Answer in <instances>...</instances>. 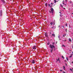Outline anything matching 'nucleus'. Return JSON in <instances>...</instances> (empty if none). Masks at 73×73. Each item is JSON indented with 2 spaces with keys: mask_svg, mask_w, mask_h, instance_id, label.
Returning <instances> with one entry per match:
<instances>
[{
  "mask_svg": "<svg viewBox=\"0 0 73 73\" xmlns=\"http://www.w3.org/2000/svg\"><path fill=\"white\" fill-rule=\"evenodd\" d=\"M62 46H64V47H66L65 46V45H62Z\"/></svg>",
  "mask_w": 73,
  "mask_h": 73,
  "instance_id": "nucleus-21",
  "label": "nucleus"
},
{
  "mask_svg": "<svg viewBox=\"0 0 73 73\" xmlns=\"http://www.w3.org/2000/svg\"><path fill=\"white\" fill-rule=\"evenodd\" d=\"M72 64H73V62H72Z\"/></svg>",
  "mask_w": 73,
  "mask_h": 73,
  "instance_id": "nucleus-43",
  "label": "nucleus"
},
{
  "mask_svg": "<svg viewBox=\"0 0 73 73\" xmlns=\"http://www.w3.org/2000/svg\"><path fill=\"white\" fill-rule=\"evenodd\" d=\"M65 61H66V60H65Z\"/></svg>",
  "mask_w": 73,
  "mask_h": 73,
  "instance_id": "nucleus-50",
  "label": "nucleus"
},
{
  "mask_svg": "<svg viewBox=\"0 0 73 73\" xmlns=\"http://www.w3.org/2000/svg\"><path fill=\"white\" fill-rule=\"evenodd\" d=\"M64 8V9H65V8Z\"/></svg>",
  "mask_w": 73,
  "mask_h": 73,
  "instance_id": "nucleus-40",
  "label": "nucleus"
},
{
  "mask_svg": "<svg viewBox=\"0 0 73 73\" xmlns=\"http://www.w3.org/2000/svg\"><path fill=\"white\" fill-rule=\"evenodd\" d=\"M63 36L64 37L65 36L64 35H63Z\"/></svg>",
  "mask_w": 73,
  "mask_h": 73,
  "instance_id": "nucleus-38",
  "label": "nucleus"
},
{
  "mask_svg": "<svg viewBox=\"0 0 73 73\" xmlns=\"http://www.w3.org/2000/svg\"><path fill=\"white\" fill-rule=\"evenodd\" d=\"M72 53H73V52H72Z\"/></svg>",
  "mask_w": 73,
  "mask_h": 73,
  "instance_id": "nucleus-47",
  "label": "nucleus"
},
{
  "mask_svg": "<svg viewBox=\"0 0 73 73\" xmlns=\"http://www.w3.org/2000/svg\"><path fill=\"white\" fill-rule=\"evenodd\" d=\"M69 27L70 28H71V27L70 26V25H69Z\"/></svg>",
  "mask_w": 73,
  "mask_h": 73,
  "instance_id": "nucleus-26",
  "label": "nucleus"
},
{
  "mask_svg": "<svg viewBox=\"0 0 73 73\" xmlns=\"http://www.w3.org/2000/svg\"><path fill=\"white\" fill-rule=\"evenodd\" d=\"M70 70H71V71H72V69L70 68Z\"/></svg>",
  "mask_w": 73,
  "mask_h": 73,
  "instance_id": "nucleus-20",
  "label": "nucleus"
},
{
  "mask_svg": "<svg viewBox=\"0 0 73 73\" xmlns=\"http://www.w3.org/2000/svg\"><path fill=\"white\" fill-rule=\"evenodd\" d=\"M54 42H53L52 43V44H53V45H54Z\"/></svg>",
  "mask_w": 73,
  "mask_h": 73,
  "instance_id": "nucleus-28",
  "label": "nucleus"
},
{
  "mask_svg": "<svg viewBox=\"0 0 73 73\" xmlns=\"http://www.w3.org/2000/svg\"><path fill=\"white\" fill-rule=\"evenodd\" d=\"M70 51H71V50H70Z\"/></svg>",
  "mask_w": 73,
  "mask_h": 73,
  "instance_id": "nucleus-52",
  "label": "nucleus"
},
{
  "mask_svg": "<svg viewBox=\"0 0 73 73\" xmlns=\"http://www.w3.org/2000/svg\"><path fill=\"white\" fill-rule=\"evenodd\" d=\"M64 5H65V7L66 6V4H64Z\"/></svg>",
  "mask_w": 73,
  "mask_h": 73,
  "instance_id": "nucleus-25",
  "label": "nucleus"
},
{
  "mask_svg": "<svg viewBox=\"0 0 73 73\" xmlns=\"http://www.w3.org/2000/svg\"><path fill=\"white\" fill-rule=\"evenodd\" d=\"M72 40H73V39H72Z\"/></svg>",
  "mask_w": 73,
  "mask_h": 73,
  "instance_id": "nucleus-57",
  "label": "nucleus"
},
{
  "mask_svg": "<svg viewBox=\"0 0 73 73\" xmlns=\"http://www.w3.org/2000/svg\"><path fill=\"white\" fill-rule=\"evenodd\" d=\"M32 48L34 50H36V46H34L32 47Z\"/></svg>",
  "mask_w": 73,
  "mask_h": 73,
  "instance_id": "nucleus-6",
  "label": "nucleus"
},
{
  "mask_svg": "<svg viewBox=\"0 0 73 73\" xmlns=\"http://www.w3.org/2000/svg\"><path fill=\"white\" fill-rule=\"evenodd\" d=\"M71 57H72V56H69V57H70V58H71Z\"/></svg>",
  "mask_w": 73,
  "mask_h": 73,
  "instance_id": "nucleus-27",
  "label": "nucleus"
},
{
  "mask_svg": "<svg viewBox=\"0 0 73 73\" xmlns=\"http://www.w3.org/2000/svg\"><path fill=\"white\" fill-rule=\"evenodd\" d=\"M70 3H72V2L70 1Z\"/></svg>",
  "mask_w": 73,
  "mask_h": 73,
  "instance_id": "nucleus-41",
  "label": "nucleus"
},
{
  "mask_svg": "<svg viewBox=\"0 0 73 73\" xmlns=\"http://www.w3.org/2000/svg\"><path fill=\"white\" fill-rule=\"evenodd\" d=\"M53 48H52L51 49V51H50V52H51V53H52V52L53 51Z\"/></svg>",
  "mask_w": 73,
  "mask_h": 73,
  "instance_id": "nucleus-12",
  "label": "nucleus"
},
{
  "mask_svg": "<svg viewBox=\"0 0 73 73\" xmlns=\"http://www.w3.org/2000/svg\"><path fill=\"white\" fill-rule=\"evenodd\" d=\"M63 3H64V1H63Z\"/></svg>",
  "mask_w": 73,
  "mask_h": 73,
  "instance_id": "nucleus-48",
  "label": "nucleus"
},
{
  "mask_svg": "<svg viewBox=\"0 0 73 73\" xmlns=\"http://www.w3.org/2000/svg\"><path fill=\"white\" fill-rule=\"evenodd\" d=\"M54 1H55V3H56L57 2V1L56 0H54Z\"/></svg>",
  "mask_w": 73,
  "mask_h": 73,
  "instance_id": "nucleus-18",
  "label": "nucleus"
},
{
  "mask_svg": "<svg viewBox=\"0 0 73 73\" xmlns=\"http://www.w3.org/2000/svg\"><path fill=\"white\" fill-rule=\"evenodd\" d=\"M60 72H62V70H60Z\"/></svg>",
  "mask_w": 73,
  "mask_h": 73,
  "instance_id": "nucleus-36",
  "label": "nucleus"
},
{
  "mask_svg": "<svg viewBox=\"0 0 73 73\" xmlns=\"http://www.w3.org/2000/svg\"><path fill=\"white\" fill-rule=\"evenodd\" d=\"M61 7H62V8H64V7H63L62 5H61Z\"/></svg>",
  "mask_w": 73,
  "mask_h": 73,
  "instance_id": "nucleus-19",
  "label": "nucleus"
},
{
  "mask_svg": "<svg viewBox=\"0 0 73 73\" xmlns=\"http://www.w3.org/2000/svg\"><path fill=\"white\" fill-rule=\"evenodd\" d=\"M50 25H52V24H53V25H55V23L54 22H51L50 23Z\"/></svg>",
  "mask_w": 73,
  "mask_h": 73,
  "instance_id": "nucleus-5",
  "label": "nucleus"
},
{
  "mask_svg": "<svg viewBox=\"0 0 73 73\" xmlns=\"http://www.w3.org/2000/svg\"><path fill=\"white\" fill-rule=\"evenodd\" d=\"M2 1V2H3V3H5V1H4V0H1Z\"/></svg>",
  "mask_w": 73,
  "mask_h": 73,
  "instance_id": "nucleus-13",
  "label": "nucleus"
},
{
  "mask_svg": "<svg viewBox=\"0 0 73 73\" xmlns=\"http://www.w3.org/2000/svg\"><path fill=\"white\" fill-rule=\"evenodd\" d=\"M50 34H51V33H50Z\"/></svg>",
  "mask_w": 73,
  "mask_h": 73,
  "instance_id": "nucleus-45",
  "label": "nucleus"
},
{
  "mask_svg": "<svg viewBox=\"0 0 73 73\" xmlns=\"http://www.w3.org/2000/svg\"><path fill=\"white\" fill-rule=\"evenodd\" d=\"M45 36L46 37H48V35H47V34L46 33H45Z\"/></svg>",
  "mask_w": 73,
  "mask_h": 73,
  "instance_id": "nucleus-9",
  "label": "nucleus"
},
{
  "mask_svg": "<svg viewBox=\"0 0 73 73\" xmlns=\"http://www.w3.org/2000/svg\"><path fill=\"white\" fill-rule=\"evenodd\" d=\"M62 29H64V26H62Z\"/></svg>",
  "mask_w": 73,
  "mask_h": 73,
  "instance_id": "nucleus-10",
  "label": "nucleus"
},
{
  "mask_svg": "<svg viewBox=\"0 0 73 73\" xmlns=\"http://www.w3.org/2000/svg\"><path fill=\"white\" fill-rule=\"evenodd\" d=\"M31 63L33 64H35V60H32Z\"/></svg>",
  "mask_w": 73,
  "mask_h": 73,
  "instance_id": "nucleus-3",
  "label": "nucleus"
},
{
  "mask_svg": "<svg viewBox=\"0 0 73 73\" xmlns=\"http://www.w3.org/2000/svg\"><path fill=\"white\" fill-rule=\"evenodd\" d=\"M50 44V43H49V42H48L47 43V45H49Z\"/></svg>",
  "mask_w": 73,
  "mask_h": 73,
  "instance_id": "nucleus-16",
  "label": "nucleus"
},
{
  "mask_svg": "<svg viewBox=\"0 0 73 73\" xmlns=\"http://www.w3.org/2000/svg\"><path fill=\"white\" fill-rule=\"evenodd\" d=\"M3 15V11L2 10L0 11V16L1 17H2Z\"/></svg>",
  "mask_w": 73,
  "mask_h": 73,
  "instance_id": "nucleus-2",
  "label": "nucleus"
},
{
  "mask_svg": "<svg viewBox=\"0 0 73 73\" xmlns=\"http://www.w3.org/2000/svg\"><path fill=\"white\" fill-rule=\"evenodd\" d=\"M63 73H65V72H63Z\"/></svg>",
  "mask_w": 73,
  "mask_h": 73,
  "instance_id": "nucleus-31",
  "label": "nucleus"
},
{
  "mask_svg": "<svg viewBox=\"0 0 73 73\" xmlns=\"http://www.w3.org/2000/svg\"><path fill=\"white\" fill-rule=\"evenodd\" d=\"M63 41H66V40H63Z\"/></svg>",
  "mask_w": 73,
  "mask_h": 73,
  "instance_id": "nucleus-22",
  "label": "nucleus"
},
{
  "mask_svg": "<svg viewBox=\"0 0 73 73\" xmlns=\"http://www.w3.org/2000/svg\"><path fill=\"white\" fill-rule=\"evenodd\" d=\"M57 61H59V62H60V58H58V59H56Z\"/></svg>",
  "mask_w": 73,
  "mask_h": 73,
  "instance_id": "nucleus-7",
  "label": "nucleus"
},
{
  "mask_svg": "<svg viewBox=\"0 0 73 73\" xmlns=\"http://www.w3.org/2000/svg\"><path fill=\"white\" fill-rule=\"evenodd\" d=\"M59 27H60V26L59 25L58 26V28H59Z\"/></svg>",
  "mask_w": 73,
  "mask_h": 73,
  "instance_id": "nucleus-34",
  "label": "nucleus"
},
{
  "mask_svg": "<svg viewBox=\"0 0 73 73\" xmlns=\"http://www.w3.org/2000/svg\"><path fill=\"white\" fill-rule=\"evenodd\" d=\"M49 13H51V11H49Z\"/></svg>",
  "mask_w": 73,
  "mask_h": 73,
  "instance_id": "nucleus-37",
  "label": "nucleus"
},
{
  "mask_svg": "<svg viewBox=\"0 0 73 73\" xmlns=\"http://www.w3.org/2000/svg\"><path fill=\"white\" fill-rule=\"evenodd\" d=\"M64 35V36H66V34H65Z\"/></svg>",
  "mask_w": 73,
  "mask_h": 73,
  "instance_id": "nucleus-30",
  "label": "nucleus"
},
{
  "mask_svg": "<svg viewBox=\"0 0 73 73\" xmlns=\"http://www.w3.org/2000/svg\"><path fill=\"white\" fill-rule=\"evenodd\" d=\"M51 11L53 14V11H54L53 10V8H51Z\"/></svg>",
  "mask_w": 73,
  "mask_h": 73,
  "instance_id": "nucleus-4",
  "label": "nucleus"
},
{
  "mask_svg": "<svg viewBox=\"0 0 73 73\" xmlns=\"http://www.w3.org/2000/svg\"><path fill=\"white\" fill-rule=\"evenodd\" d=\"M70 64H71V63H70Z\"/></svg>",
  "mask_w": 73,
  "mask_h": 73,
  "instance_id": "nucleus-55",
  "label": "nucleus"
},
{
  "mask_svg": "<svg viewBox=\"0 0 73 73\" xmlns=\"http://www.w3.org/2000/svg\"><path fill=\"white\" fill-rule=\"evenodd\" d=\"M52 29H53V27H52Z\"/></svg>",
  "mask_w": 73,
  "mask_h": 73,
  "instance_id": "nucleus-42",
  "label": "nucleus"
},
{
  "mask_svg": "<svg viewBox=\"0 0 73 73\" xmlns=\"http://www.w3.org/2000/svg\"><path fill=\"white\" fill-rule=\"evenodd\" d=\"M66 59L67 60H68V57H66Z\"/></svg>",
  "mask_w": 73,
  "mask_h": 73,
  "instance_id": "nucleus-17",
  "label": "nucleus"
},
{
  "mask_svg": "<svg viewBox=\"0 0 73 73\" xmlns=\"http://www.w3.org/2000/svg\"><path fill=\"white\" fill-rule=\"evenodd\" d=\"M48 5L49 6V7H52L53 6V5H50V4H48Z\"/></svg>",
  "mask_w": 73,
  "mask_h": 73,
  "instance_id": "nucleus-8",
  "label": "nucleus"
},
{
  "mask_svg": "<svg viewBox=\"0 0 73 73\" xmlns=\"http://www.w3.org/2000/svg\"><path fill=\"white\" fill-rule=\"evenodd\" d=\"M72 14H73V13H72Z\"/></svg>",
  "mask_w": 73,
  "mask_h": 73,
  "instance_id": "nucleus-49",
  "label": "nucleus"
},
{
  "mask_svg": "<svg viewBox=\"0 0 73 73\" xmlns=\"http://www.w3.org/2000/svg\"><path fill=\"white\" fill-rule=\"evenodd\" d=\"M66 65L67 66V64H66Z\"/></svg>",
  "mask_w": 73,
  "mask_h": 73,
  "instance_id": "nucleus-44",
  "label": "nucleus"
},
{
  "mask_svg": "<svg viewBox=\"0 0 73 73\" xmlns=\"http://www.w3.org/2000/svg\"><path fill=\"white\" fill-rule=\"evenodd\" d=\"M58 37L59 38H60V35L58 36Z\"/></svg>",
  "mask_w": 73,
  "mask_h": 73,
  "instance_id": "nucleus-29",
  "label": "nucleus"
},
{
  "mask_svg": "<svg viewBox=\"0 0 73 73\" xmlns=\"http://www.w3.org/2000/svg\"><path fill=\"white\" fill-rule=\"evenodd\" d=\"M62 58H64V56H62Z\"/></svg>",
  "mask_w": 73,
  "mask_h": 73,
  "instance_id": "nucleus-32",
  "label": "nucleus"
},
{
  "mask_svg": "<svg viewBox=\"0 0 73 73\" xmlns=\"http://www.w3.org/2000/svg\"><path fill=\"white\" fill-rule=\"evenodd\" d=\"M72 69H73V68H72Z\"/></svg>",
  "mask_w": 73,
  "mask_h": 73,
  "instance_id": "nucleus-56",
  "label": "nucleus"
},
{
  "mask_svg": "<svg viewBox=\"0 0 73 73\" xmlns=\"http://www.w3.org/2000/svg\"><path fill=\"white\" fill-rule=\"evenodd\" d=\"M68 40H69V41H70V42H71L72 40H71L70 38H69Z\"/></svg>",
  "mask_w": 73,
  "mask_h": 73,
  "instance_id": "nucleus-11",
  "label": "nucleus"
},
{
  "mask_svg": "<svg viewBox=\"0 0 73 73\" xmlns=\"http://www.w3.org/2000/svg\"><path fill=\"white\" fill-rule=\"evenodd\" d=\"M51 4H53L52 3H51Z\"/></svg>",
  "mask_w": 73,
  "mask_h": 73,
  "instance_id": "nucleus-35",
  "label": "nucleus"
},
{
  "mask_svg": "<svg viewBox=\"0 0 73 73\" xmlns=\"http://www.w3.org/2000/svg\"><path fill=\"white\" fill-rule=\"evenodd\" d=\"M45 6H46V7H47V6H48V4L46 3L45 4Z\"/></svg>",
  "mask_w": 73,
  "mask_h": 73,
  "instance_id": "nucleus-15",
  "label": "nucleus"
},
{
  "mask_svg": "<svg viewBox=\"0 0 73 73\" xmlns=\"http://www.w3.org/2000/svg\"><path fill=\"white\" fill-rule=\"evenodd\" d=\"M58 0V1H60V0Z\"/></svg>",
  "mask_w": 73,
  "mask_h": 73,
  "instance_id": "nucleus-51",
  "label": "nucleus"
},
{
  "mask_svg": "<svg viewBox=\"0 0 73 73\" xmlns=\"http://www.w3.org/2000/svg\"><path fill=\"white\" fill-rule=\"evenodd\" d=\"M66 27H67V23L66 24Z\"/></svg>",
  "mask_w": 73,
  "mask_h": 73,
  "instance_id": "nucleus-24",
  "label": "nucleus"
},
{
  "mask_svg": "<svg viewBox=\"0 0 73 73\" xmlns=\"http://www.w3.org/2000/svg\"><path fill=\"white\" fill-rule=\"evenodd\" d=\"M64 2H63V3H62L63 4H64Z\"/></svg>",
  "mask_w": 73,
  "mask_h": 73,
  "instance_id": "nucleus-39",
  "label": "nucleus"
},
{
  "mask_svg": "<svg viewBox=\"0 0 73 73\" xmlns=\"http://www.w3.org/2000/svg\"><path fill=\"white\" fill-rule=\"evenodd\" d=\"M50 47L51 48V49H53V48H55V46H54L53 44L52 45L50 44L49 45Z\"/></svg>",
  "mask_w": 73,
  "mask_h": 73,
  "instance_id": "nucleus-1",
  "label": "nucleus"
},
{
  "mask_svg": "<svg viewBox=\"0 0 73 73\" xmlns=\"http://www.w3.org/2000/svg\"><path fill=\"white\" fill-rule=\"evenodd\" d=\"M11 0H10V1H11Z\"/></svg>",
  "mask_w": 73,
  "mask_h": 73,
  "instance_id": "nucleus-53",
  "label": "nucleus"
},
{
  "mask_svg": "<svg viewBox=\"0 0 73 73\" xmlns=\"http://www.w3.org/2000/svg\"><path fill=\"white\" fill-rule=\"evenodd\" d=\"M52 36H53L54 37H55V35H54V34H52Z\"/></svg>",
  "mask_w": 73,
  "mask_h": 73,
  "instance_id": "nucleus-14",
  "label": "nucleus"
},
{
  "mask_svg": "<svg viewBox=\"0 0 73 73\" xmlns=\"http://www.w3.org/2000/svg\"><path fill=\"white\" fill-rule=\"evenodd\" d=\"M59 13H61V12H59Z\"/></svg>",
  "mask_w": 73,
  "mask_h": 73,
  "instance_id": "nucleus-46",
  "label": "nucleus"
},
{
  "mask_svg": "<svg viewBox=\"0 0 73 73\" xmlns=\"http://www.w3.org/2000/svg\"><path fill=\"white\" fill-rule=\"evenodd\" d=\"M72 31H73V30H72Z\"/></svg>",
  "mask_w": 73,
  "mask_h": 73,
  "instance_id": "nucleus-54",
  "label": "nucleus"
},
{
  "mask_svg": "<svg viewBox=\"0 0 73 73\" xmlns=\"http://www.w3.org/2000/svg\"><path fill=\"white\" fill-rule=\"evenodd\" d=\"M63 67H64V69H65V66H63Z\"/></svg>",
  "mask_w": 73,
  "mask_h": 73,
  "instance_id": "nucleus-33",
  "label": "nucleus"
},
{
  "mask_svg": "<svg viewBox=\"0 0 73 73\" xmlns=\"http://www.w3.org/2000/svg\"><path fill=\"white\" fill-rule=\"evenodd\" d=\"M65 31H66V32H67V29H66Z\"/></svg>",
  "mask_w": 73,
  "mask_h": 73,
  "instance_id": "nucleus-23",
  "label": "nucleus"
}]
</instances>
